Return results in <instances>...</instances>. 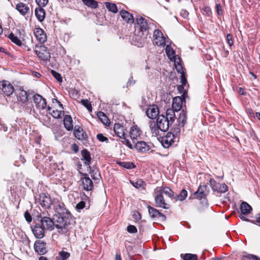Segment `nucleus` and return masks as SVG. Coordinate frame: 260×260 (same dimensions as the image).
Segmentation results:
<instances>
[{
	"mask_svg": "<svg viewBox=\"0 0 260 260\" xmlns=\"http://www.w3.org/2000/svg\"><path fill=\"white\" fill-rule=\"evenodd\" d=\"M58 216L54 218L55 226L57 232L61 234H65L69 232L70 225V218L69 216H63L61 214L64 213L65 210L60 205H58L55 208Z\"/></svg>",
	"mask_w": 260,
	"mask_h": 260,
	"instance_id": "nucleus-1",
	"label": "nucleus"
},
{
	"mask_svg": "<svg viewBox=\"0 0 260 260\" xmlns=\"http://www.w3.org/2000/svg\"><path fill=\"white\" fill-rule=\"evenodd\" d=\"M172 124L164 115H159L156 121H150L149 126L153 136L159 135V131L166 132L168 130L170 125Z\"/></svg>",
	"mask_w": 260,
	"mask_h": 260,
	"instance_id": "nucleus-2",
	"label": "nucleus"
},
{
	"mask_svg": "<svg viewBox=\"0 0 260 260\" xmlns=\"http://www.w3.org/2000/svg\"><path fill=\"white\" fill-rule=\"evenodd\" d=\"M153 42L158 47L164 48L165 49H173V46L171 45L170 40L167 37L165 38L162 32L158 29L154 30L153 35Z\"/></svg>",
	"mask_w": 260,
	"mask_h": 260,
	"instance_id": "nucleus-3",
	"label": "nucleus"
},
{
	"mask_svg": "<svg viewBox=\"0 0 260 260\" xmlns=\"http://www.w3.org/2000/svg\"><path fill=\"white\" fill-rule=\"evenodd\" d=\"M136 21L137 24L136 27L139 28L140 30L138 36L141 37L142 36H144L141 39L142 41H143L146 38V36L148 34V25L147 20L141 16H137L136 17Z\"/></svg>",
	"mask_w": 260,
	"mask_h": 260,
	"instance_id": "nucleus-4",
	"label": "nucleus"
},
{
	"mask_svg": "<svg viewBox=\"0 0 260 260\" xmlns=\"http://www.w3.org/2000/svg\"><path fill=\"white\" fill-rule=\"evenodd\" d=\"M19 93L17 94V99L18 102L26 109H28L29 107H26L27 102L28 101V96L30 95L34 94L35 93L32 90H28L25 91L23 89V87H20L19 89Z\"/></svg>",
	"mask_w": 260,
	"mask_h": 260,
	"instance_id": "nucleus-5",
	"label": "nucleus"
},
{
	"mask_svg": "<svg viewBox=\"0 0 260 260\" xmlns=\"http://www.w3.org/2000/svg\"><path fill=\"white\" fill-rule=\"evenodd\" d=\"M0 89L3 94L7 97H10L13 94L15 91L13 85L10 81L6 80L0 81Z\"/></svg>",
	"mask_w": 260,
	"mask_h": 260,
	"instance_id": "nucleus-6",
	"label": "nucleus"
},
{
	"mask_svg": "<svg viewBox=\"0 0 260 260\" xmlns=\"http://www.w3.org/2000/svg\"><path fill=\"white\" fill-rule=\"evenodd\" d=\"M209 184L212 190L218 193H224L228 190V187L225 184H221L220 183L217 182L213 178L210 179Z\"/></svg>",
	"mask_w": 260,
	"mask_h": 260,
	"instance_id": "nucleus-7",
	"label": "nucleus"
},
{
	"mask_svg": "<svg viewBox=\"0 0 260 260\" xmlns=\"http://www.w3.org/2000/svg\"><path fill=\"white\" fill-rule=\"evenodd\" d=\"M176 137L172 132H168L166 136L160 138L159 141L162 146L168 148L170 147L174 142Z\"/></svg>",
	"mask_w": 260,
	"mask_h": 260,
	"instance_id": "nucleus-8",
	"label": "nucleus"
},
{
	"mask_svg": "<svg viewBox=\"0 0 260 260\" xmlns=\"http://www.w3.org/2000/svg\"><path fill=\"white\" fill-rule=\"evenodd\" d=\"M155 192L156 194L155 196V203L156 207L162 208L165 209L170 208V206L167 203L162 194L156 189Z\"/></svg>",
	"mask_w": 260,
	"mask_h": 260,
	"instance_id": "nucleus-9",
	"label": "nucleus"
},
{
	"mask_svg": "<svg viewBox=\"0 0 260 260\" xmlns=\"http://www.w3.org/2000/svg\"><path fill=\"white\" fill-rule=\"evenodd\" d=\"M33 95V100L38 109L43 110L46 107V100L39 94H34Z\"/></svg>",
	"mask_w": 260,
	"mask_h": 260,
	"instance_id": "nucleus-10",
	"label": "nucleus"
},
{
	"mask_svg": "<svg viewBox=\"0 0 260 260\" xmlns=\"http://www.w3.org/2000/svg\"><path fill=\"white\" fill-rule=\"evenodd\" d=\"M40 224L45 230L52 231L54 229V220H52L50 217L44 216L41 218Z\"/></svg>",
	"mask_w": 260,
	"mask_h": 260,
	"instance_id": "nucleus-11",
	"label": "nucleus"
},
{
	"mask_svg": "<svg viewBox=\"0 0 260 260\" xmlns=\"http://www.w3.org/2000/svg\"><path fill=\"white\" fill-rule=\"evenodd\" d=\"M209 192V189L207 185H200L197 191L194 193L193 196L195 198L201 200L206 198Z\"/></svg>",
	"mask_w": 260,
	"mask_h": 260,
	"instance_id": "nucleus-12",
	"label": "nucleus"
},
{
	"mask_svg": "<svg viewBox=\"0 0 260 260\" xmlns=\"http://www.w3.org/2000/svg\"><path fill=\"white\" fill-rule=\"evenodd\" d=\"M159 112L158 106L156 105H149L146 111V114L149 118L154 119L157 117Z\"/></svg>",
	"mask_w": 260,
	"mask_h": 260,
	"instance_id": "nucleus-13",
	"label": "nucleus"
},
{
	"mask_svg": "<svg viewBox=\"0 0 260 260\" xmlns=\"http://www.w3.org/2000/svg\"><path fill=\"white\" fill-rule=\"evenodd\" d=\"M31 230L35 236L38 239H42L45 236L46 231L39 223H37L31 226Z\"/></svg>",
	"mask_w": 260,
	"mask_h": 260,
	"instance_id": "nucleus-14",
	"label": "nucleus"
},
{
	"mask_svg": "<svg viewBox=\"0 0 260 260\" xmlns=\"http://www.w3.org/2000/svg\"><path fill=\"white\" fill-rule=\"evenodd\" d=\"M84 177L81 179L83 188L87 191H90L93 188V182L87 174H83Z\"/></svg>",
	"mask_w": 260,
	"mask_h": 260,
	"instance_id": "nucleus-15",
	"label": "nucleus"
},
{
	"mask_svg": "<svg viewBox=\"0 0 260 260\" xmlns=\"http://www.w3.org/2000/svg\"><path fill=\"white\" fill-rule=\"evenodd\" d=\"M142 133V131L137 125H135L132 127L129 135L133 143H135V141L140 138Z\"/></svg>",
	"mask_w": 260,
	"mask_h": 260,
	"instance_id": "nucleus-16",
	"label": "nucleus"
},
{
	"mask_svg": "<svg viewBox=\"0 0 260 260\" xmlns=\"http://www.w3.org/2000/svg\"><path fill=\"white\" fill-rule=\"evenodd\" d=\"M148 208L149 215H150L151 218H154L156 217H159L161 218V220L162 221H165L166 220L167 217L166 215L160 213L158 210H157L155 208L148 206Z\"/></svg>",
	"mask_w": 260,
	"mask_h": 260,
	"instance_id": "nucleus-17",
	"label": "nucleus"
},
{
	"mask_svg": "<svg viewBox=\"0 0 260 260\" xmlns=\"http://www.w3.org/2000/svg\"><path fill=\"white\" fill-rule=\"evenodd\" d=\"M119 14L120 15L123 20L126 23L133 24L135 21V19L133 15L125 10H122L120 11Z\"/></svg>",
	"mask_w": 260,
	"mask_h": 260,
	"instance_id": "nucleus-18",
	"label": "nucleus"
},
{
	"mask_svg": "<svg viewBox=\"0 0 260 260\" xmlns=\"http://www.w3.org/2000/svg\"><path fill=\"white\" fill-rule=\"evenodd\" d=\"M35 251L39 254H45L47 250L46 247V243L41 241H36L34 245Z\"/></svg>",
	"mask_w": 260,
	"mask_h": 260,
	"instance_id": "nucleus-19",
	"label": "nucleus"
},
{
	"mask_svg": "<svg viewBox=\"0 0 260 260\" xmlns=\"http://www.w3.org/2000/svg\"><path fill=\"white\" fill-rule=\"evenodd\" d=\"M34 35L37 40L41 44L44 43L47 40V37L44 31L40 28H37L35 29Z\"/></svg>",
	"mask_w": 260,
	"mask_h": 260,
	"instance_id": "nucleus-20",
	"label": "nucleus"
},
{
	"mask_svg": "<svg viewBox=\"0 0 260 260\" xmlns=\"http://www.w3.org/2000/svg\"><path fill=\"white\" fill-rule=\"evenodd\" d=\"M40 203L42 207L49 208L52 204V200L48 194L44 193L40 196Z\"/></svg>",
	"mask_w": 260,
	"mask_h": 260,
	"instance_id": "nucleus-21",
	"label": "nucleus"
},
{
	"mask_svg": "<svg viewBox=\"0 0 260 260\" xmlns=\"http://www.w3.org/2000/svg\"><path fill=\"white\" fill-rule=\"evenodd\" d=\"M136 149L140 152H146L150 149L149 145L144 141H139L137 142L135 141Z\"/></svg>",
	"mask_w": 260,
	"mask_h": 260,
	"instance_id": "nucleus-22",
	"label": "nucleus"
},
{
	"mask_svg": "<svg viewBox=\"0 0 260 260\" xmlns=\"http://www.w3.org/2000/svg\"><path fill=\"white\" fill-rule=\"evenodd\" d=\"M74 135L75 137L79 140H87L88 138L86 133L84 132L83 129L80 127L76 128V126H75L74 130Z\"/></svg>",
	"mask_w": 260,
	"mask_h": 260,
	"instance_id": "nucleus-23",
	"label": "nucleus"
},
{
	"mask_svg": "<svg viewBox=\"0 0 260 260\" xmlns=\"http://www.w3.org/2000/svg\"><path fill=\"white\" fill-rule=\"evenodd\" d=\"M183 98L180 96H176L173 99L172 109L176 112L180 110L182 107Z\"/></svg>",
	"mask_w": 260,
	"mask_h": 260,
	"instance_id": "nucleus-24",
	"label": "nucleus"
},
{
	"mask_svg": "<svg viewBox=\"0 0 260 260\" xmlns=\"http://www.w3.org/2000/svg\"><path fill=\"white\" fill-rule=\"evenodd\" d=\"M36 54L42 60H47L50 58V53L48 50H35Z\"/></svg>",
	"mask_w": 260,
	"mask_h": 260,
	"instance_id": "nucleus-25",
	"label": "nucleus"
},
{
	"mask_svg": "<svg viewBox=\"0 0 260 260\" xmlns=\"http://www.w3.org/2000/svg\"><path fill=\"white\" fill-rule=\"evenodd\" d=\"M81 153L82 156V160H84V164L88 166L89 169H90L91 156L90 152L87 149H84L81 151Z\"/></svg>",
	"mask_w": 260,
	"mask_h": 260,
	"instance_id": "nucleus-26",
	"label": "nucleus"
},
{
	"mask_svg": "<svg viewBox=\"0 0 260 260\" xmlns=\"http://www.w3.org/2000/svg\"><path fill=\"white\" fill-rule=\"evenodd\" d=\"M113 129L117 137L120 138H123V137H124L125 133L124 131V127L119 123H115L114 125Z\"/></svg>",
	"mask_w": 260,
	"mask_h": 260,
	"instance_id": "nucleus-27",
	"label": "nucleus"
},
{
	"mask_svg": "<svg viewBox=\"0 0 260 260\" xmlns=\"http://www.w3.org/2000/svg\"><path fill=\"white\" fill-rule=\"evenodd\" d=\"M63 124L68 131H72L73 128V120L70 115H66L64 117Z\"/></svg>",
	"mask_w": 260,
	"mask_h": 260,
	"instance_id": "nucleus-28",
	"label": "nucleus"
},
{
	"mask_svg": "<svg viewBox=\"0 0 260 260\" xmlns=\"http://www.w3.org/2000/svg\"><path fill=\"white\" fill-rule=\"evenodd\" d=\"M156 189L160 193H161L162 194L164 193L171 199H174V192L169 187H164L162 188H157Z\"/></svg>",
	"mask_w": 260,
	"mask_h": 260,
	"instance_id": "nucleus-29",
	"label": "nucleus"
},
{
	"mask_svg": "<svg viewBox=\"0 0 260 260\" xmlns=\"http://www.w3.org/2000/svg\"><path fill=\"white\" fill-rule=\"evenodd\" d=\"M45 11L42 8L38 7L35 9V15L40 22H42L45 17Z\"/></svg>",
	"mask_w": 260,
	"mask_h": 260,
	"instance_id": "nucleus-30",
	"label": "nucleus"
},
{
	"mask_svg": "<svg viewBox=\"0 0 260 260\" xmlns=\"http://www.w3.org/2000/svg\"><path fill=\"white\" fill-rule=\"evenodd\" d=\"M16 10L22 15H25L29 11V7L22 3H19L16 5Z\"/></svg>",
	"mask_w": 260,
	"mask_h": 260,
	"instance_id": "nucleus-31",
	"label": "nucleus"
},
{
	"mask_svg": "<svg viewBox=\"0 0 260 260\" xmlns=\"http://www.w3.org/2000/svg\"><path fill=\"white\" fill-rule=\"evenodd\" d=\"M187 114L186 111L183 110L180 112L178 118V121L179 122V126L183 127L186 123Z\"/></svg>",
	"mask_w": 260,
	"mask_h": 260,
	"instance_id": "nucleus-32",
	"label": "nucleus"
},
{
	"mask_svg": "<svg viewBox=\"0 0 260 260\" xmlns=\"http://www.w3.org/2000/svg\"><path fill=\"white\" fill-rule=\"evenodd\" d=\"M252 210L251 207L246 202H243L240 205L241 213L243 215H247Z\"/></svg>",
	"mask_w": 260,
	"mask_h": 260,
	"instance_id": "nucleus-33",
	"label": "nucleus"
},
{
	"mask_svg": "<svg viewBox=\"0 0 260 260\" xmlns=\"http://www.w3.org/2000/svg\"><path fill=\"white\" fill-rule=\"evenodd\" d=\"M175 112H176V111L173 109H168L166 111V116H165L166 118H167L168 119V120L172 124L175 121Z\"/></svg>",
	"mask_w": 260,
	"mask_h": 260,
	"instance_id": "nucleus-34",
	"label": "nucleus"
},
{
	"mask_svg": "<svg viewBox=\"0 0 260 260\" xmlns=\"http://www.w3.org/2000/svg\"><path fill=\"white\" fill-rule=\"evenodd\" d=\"M105 6L109 11L113 13H117L118 12V8L115 4L106 2L105 3Z\"/></svg>",
	"mask_w": 260,
	"mask_h": 260,
	"instance_id": "nucleus-35",
	"label": "nucleus"
},
{
	"mask_svg": "<svg viewBox=\"0 0 260 260\" xmlns=\"http://www.w3.org/2000/svg\"><path fill=\"white\" fill-rule=\"evenodd\" d=\"M82 1L85 5L90 8L95 9L98 7V3L95 0H82Z\"/></svg>",
	"mask_w": 260,
	"mask_h": 260,
	"instance_id": "nucleus-36",
	"label": "nucleus"
},
{
	"mask_svg": "<svg viewBox=\"0 0 260 260\" xmlns=\"http://www.w3.org/2000/svg\"><path fill=\"white\" fill-rule=\"evenodd\" d=\"M97 116L100 121L104 124L108 125L109 124V120L107 116L106 115V114L103 112H99L97 113Z\"/></svg>",
	"mask_w": 260,
	"mask_h": 260,
	"instance_id": "nucleus-37",
	"label": "nucleus"
},
{
	"mask_svg": "<svg viewBox=\"0 0 260 260\" xmlns=\"http://www.w3.org/2000/svg\"><path fill=\"white\" fill-rule=\"evenodd\" d=\"M187 196V191L185 189H182L179 194L175 196V201H182L184 200Z\"/></svg>",
	"mask_w": 260,
	"mask_h": 260,
	"instance_id": "nucleus-38",
	"label": "nucleus"
},
{
	"mask_svg": "<svg viewBox=\"0 0 260 260\" xmlns=\"http://www.w3.org/2000/svg\"><path fill=\"white\" fill-rule=\"evenodd\" d=\"M8 38L11 40V41L16 44L18 46H21V41L18 38V37L14 35L13 33H10L8 36Z\"/></svg>",
	"mask_w": 260,
	"mask_h": 260,
	"instance_id": "nucleus-39",
	"label": "nucleus"
},
{
	"mask_svg": "<svg viewBox=\"0 0 260 260\" xmlns=\"http://www.w3.org/2000/svg\"><path fill=\"white\" fill-rule=\"evenodd\" d=\"M50 114L55 119H60L64 115V112L62 110H53Z\"/></svg>",
	"mask_w": 260,
	"mask_h": 260,
	"instance_id": "nucleus-40",
	"label": "nucleus"
},
{
	"mask_svg": "<svg viewBox=\"0 0 260 260\" xmlns=\"http://www.w3.org/2000/svg\"><path fill=\"white\" fill-rule=\"evenodd\" d=\"M184 260H198V256L194 254L186 253L183 255Z\"/></svg>",
	"mask_w": 260,
	"mask_h": 260,
	"instance_id": "nucleus-41",
	"label": "nucleus"
},
{
	"mask_svg": "<svg viewBox=\"0 0 260 260\" xmlns=\"http://www.w3.org/2000/svg\"><path fill=\"white\" fill-rule=\"evenodd\" d=\"M119 164L123 168L126 169H132L135 167V165L132 162H120Z\"/></svg>",
	"mask_w": 260,
	"mask_h": 260,
	"instance_id": "nucleus-42",
	"label": "nucleus"
},
{
	"mask_svg": "<svg viewBox=\"0 0 260 260\" xmlns=\"http://www.w3.org/2000/svg\"><path fill=\"white\" fill-rule=\"evenodd\" d=\"M59 258L61 260H67L70 256V253L68 252L61 251L58 253Z\"/></svg>",
	"mask_w": 260,
	"mask_h": 260,
	"instance_id": "nucleus-43",
	"label": "nucleus"
},
{
	"mask_svg": "<svg viewBox=\"0 0 260 260\" xmlns=\"http://www.w3.org/2000/svg\"><path fill=\"white\" fill-rule=\"evenodd\" d=\"M166 52L168 58L171 61L174 59V58L177 55L174 50H166Z\"/></svg>",
	"mask_w": 260,
	"mask_h": 260,
	"instance_id": "nucleus-44",
	"label": "nucleus"
},
{
	"mask_svg": "<svg viewBox=\"0 0 260 260\" xmlns=\"http://www.w3.org/2000/svg\"><path fill=\"white\" fill-rule=\"evenodd\" d=\"M81 103L82 104V105L83 106H84L88 109V110H89L90 111H91L92 107H91V104L90 101H89L87 99H83V100H82Z\"/></svg>",
	"mask_w": 260,
	"mask_h": 260,
	"instance_id": "nucleus-45",
	"label": "nucleus"
},
{
	"mask_svg": "<svg viewBox=\"0 0 260 260\" xmlns=\"http://www.w3.org/2000/svg\"><path fill=\"white\" fill-rule=\"evenodd\" d=\"M51 73L52 76L56 79L57 81L59 82H61L62 81V78L60 74L54 70H51Z\"/></svg>",
	"mask_w": 260,
	"mask_h": 260,
	"instance_id": "nucleus-46",
	"label": "nucleus"
},
{
	"mask_svg": "<svg viewBox=\"0 0 260 260\" xmlns=\"http://www.w3.org/2000/svg\"><path fill=\"white\" fill-rule=\"evenodd\" d=\"M243 260H260V257L253 254H248L243 256Z\"/></svg>",
	"mask_w": 260,
	"mask_h": 260,
	"instance_id": "nucleus-47",
	"label": "nucleus"
},
{
	"mask_svg": "<svg viewBox=\"0 0 260 260\" xmlns=\"http://www.w3.org/2000/svg\"><path fill=\"white\" fill-rule=\"evenodd\" d=\"M90 169V174H91V176L93 180L98 179V176H100V174L98 173V171L92 170H91V168Z\"/></svg>",
	"mask_w": 260,
	"mask_h": 260,
	"instance_id": "nucleus-48",
	"label": "nucleus"
},
{
	"mask_svg": "<svg viewBox=\"0 0 260 260\" xmlns=\"http://www.w3.org/2000/svg\"><path fill=\"white\" fill-rule=\"evenodd\" d=\"M96 138L99 141L102 142H108V138L104 136L102 134H98L96 135Z\"/></svg>",
	"mask_w": 260,
	"mask_h": 260,
	"instance_id": "nucleus-49",
	"label": "nucleus"
},
{
	"mask_svg": "<svg viewBox=\"0 0 260 260\" xmlns=\"http://www.w3.org/2000/svg\"><path fill=\"white\" fill-rule=\"evenodd\" d=\"M127 231L129 233H136L137 232V229L135 225H129L127 227Z\"/></svg>",
	"mask_w": 260,
	"mask_h": 260,
	"instance_id": "nucleus-50",
	"label": "nucleus"
},
{
	"mask_svg": "<svg viewBox=\"0 0 260 260\" xmlns=\"http://www.w3.org/2000/svg\"><path fill=\"white\" fill-rule=\"evenodd\" d=\"M122 139L123 140L121 141L122 144L126 145L129 149H132L133 148V146L129 140L125 138L124 137H123Z\"/></svg>",
	"mask_w": 260,
	"mask_h": 260,
	"instance_id": "nucleus-51",
	"label": "nucleus"
},
{
	"mask_svg": "<svg viewBox=\"0 0 260 260\" xmlns=\"http://www.w3.org/2000/svg\"><path fill=\"white\" fill-rule=\"evenodd\" d=\"M36 2L38 5L39 7H43L46 6L47 5L48 0H36Z\"/></svg>",
	"mask_w": 260,
	"mask_h": 260,
	"instance_id": "nucleus-52",
	"label": "nucleus"
},
{
	"mask_svg": "<svg viewBox=\"0 0 260 260\" xmlns=\"http://www.w3.org/2000/svg\"><path fill=\"white\" fill-rule=\"evenodd\" d=\"M226 41L229 45L230 47H232L233 44V37L231 34H228L226 35Z\"/></svg>",
	"mask_w": 260,
	"mask_h": 260,
	"instance_id": "nucleus-53",
	"label": "nucleus"
},
{
	"mask_svg": "<svg viewBox=\"0 0 260 260\" xmlns=\"http://www.w3.org/2000/svg\"><path fill=\"white\" fill-rule=\"evenodd\" d=\"M85 206V203L84 201H80L76 206V208L77 210L83 209Z\"/></svg>",
	"mask_w": 260,
	"mask_h": 260,
	"instance_id": "nucleus-54",
	"label": "nucleus"
},
{
	"mask_svg": "<svg viewBox=\"0 0 260 260\" xmlns=\"http://www.w3.org/2000/svg\"><path fill=\"white\" fill-rule=\"evenodd\" d=\"M176 69L178 73L182 74V73H184L183 71V67L181 63L175 65Z\"/></svg>",
	"mask_w": 260,
	"mask_h": 260,
	"instance_id": "nucleus-55",
	"label": "nucleus"
},
{
	"mask_svg": "<svg viewBox=\"0 0 260 260\" xmlns=\"http://www.w3.org/2000/svg\"><path fill=\"white\" fill-rule=\"evenodd\" d=\"M24 217L27 222H30V221H31V220H32L31 216L30 214L28 213V211L25 212Z\"/></svg>",
	"mask_w": 260,
	"mask_h": 260,
	"instance_id": "nucleus-56",
	"label": "nucleus"
},
{
	"mask_svg": "<svg viewBox=\"0 0 260 260\" xmlns=\"http://www.w3.org/2000/svg\"><path fill=\"white\" fill-rule=\"evenodd\" d=\"M181 83L182 84V85H185L187 82V80H186V77H185V73H182L181 75Z\"/></svg>",
	"mask_w": 260,
	"mask_h": 260,
	"instance_id": "nucleus-57",
	"label": "nucleus"
},
{
	"mask_svg": "<svg viewBox=\"0 0 260 260\" xmlns=\"http://www.w3.org/2000/svg\"><path fill=\"white\" fill-rule=\"evenodd\" d=\"M133 216V217L136 220H139L141 218V214L137 211H134Z\"/></svg>",
	"mask_w": 260,
	"mask_h": 260,
	"instance_id": "nucleus-58",
	"label": "nucleus"
},
{
	"mask_svg": "<svg viewBox=\"0 0 260 260\" xmlns=\"http://www.w3.org/2000/svg\"><path fill=\"white\" fill-rule=\"evenodd\" d=\"M72 150L75 152L77 153L79 151V147L77 144L74 143L72 145Z\"/></svg>",
	"mask_w": 260,
	"mask_h": 260,
	"instance_id": "nucleus-59",
	"label": "nucleus"
},
{
	"mask_svg": "<svg viewBox=\"0 0 260 260\" xmlns=\"http://www.w3.org/2000/svg\"><path fill=\"white\" fill-rule=\"evenodd\" d=\"M172 61L174 62L175 65L181 63L180 58L178 55H177L174 58V59H173Z\"/></svg>",
	"mask_w": 260,
	"mask_h": 260,
	"instance_id": "nucleus-60",
	"label": "nucleus"
},
{
	"mask_svg": "<svg viewBox=\"0 0 260 260\" xmlns=\"http://www.w3.org/2000/svg\"><path fill=\"white\" fill-rule=\"evenodd\" d=\"M239 217L240 219H241L242 220H243V221H251V222L252 223H254V221H251L250 220L248 219L247 218H246V217H245L243 214H242L241 213V214H240L239 216Z\"/></svg>",
	"mask_w": 260,
	"mask_h": 260,
	"instance_id": "nucleus-61",
	"label": "nucleus"
},
{
	"mask_svg": "<svg viewBox=\"0 0 260 260\" xmlns=\"http://www.w3.org/2000/svg\"><path fill=\"white\" fill-rule=\"evenodd\" d=\"M238 92L241 95H245L246 92L242 87H240L238 90Z\"/></svg>",
	"mask_w": 260,
	"mask_h": 260,
	"instance_id": "nucleus-62",
	"label": "nucleus"
},
{
	"mask_svg": "<svg viewBox=\"0 0 260 260\" xmlns=\"http://www.w3.org/2000/svg\"><path fill=\"white\" fill-rule=\"evenodd\" d=\"M256 221L257 223V224L260 226V214H257L256 217Z\"/></svg>",
	"mask_w": 260,
	"mask_h": 260,
	"instance_id": "nucleus-63",
	"label": "nucleus"
},
{
	"mask_svg": "<svg viewBox=\"0 0 260 260\" xmlns=\"http://www.w3.org/2000/svg\"><path fill=\"white\" fill-rule=\"evenodd\" d=\"M216 8L217 12L218 14H219V11H221V7L220 5L219 4H216Z\"/></svg>",
	"mask_w": 260,
	"mask_h": 260,
	"instance_id": "nucleus-64",
	"label": "nucleus"
}]
</instances>
